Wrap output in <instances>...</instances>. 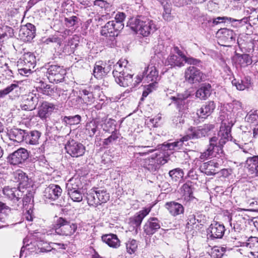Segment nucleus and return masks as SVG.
<instances>
[{
    "label": "nucleus",
    "instance_id": "obj_1",
    "mask_svg": "<svg viewBox=\"0 0 258 258\" xmlns=\"http://www.w3.org/2000/svg\"><path fill=\"white\" fill-rule=\"evenodd\" d=\"M177 145V142L163 145V151H159L152 157L144 161L143 167L150 172H153L160 168L161 165L165 164L170 159L171 152Z\"/></svg>",
    "mask_w": 258,
    "mask_h": 258
},
{
    "label": "nucleus",
    "instance_id": "obj_2",
    "mask_svg": "<svg viewBox=\"0 0 258 258\" xmlns=\"http://www.w3.org/2000/svg\"><path fill=\"white\" fill-rule=\"evenodd\" d=\"M230 128L225 125H222L218 134V137H213L210 140V146L206 151L202 153L200 158L205 160L213 155L214 152L217 151L222 152V147L226 142L231 139Z\"/></svg>",
    "mask_w": 258,
    "mask_h": 258
},
{
    "label": "nucleus",
    "instance_id": "obj_3",
    "mask_svg": "<svg viewBox=\"0 0 258 258\" xmlns=\"http://www.w3.org/2000/svg\"><path fill=\"white\" fill-rule=\"evenodd\" d=\"M127 26L144 37L149 36L157 30V25L153 20L143 16L130 19Z\"/></svg>",
    "mask_w": 258,
    "mask_h": 258
},
{
    "label": "nucleus",
    "instance_id": "obj_4",
    "mask_svg": "<svg viewBox=\"0 0 258 258\" xmlns=\"http://www.w3.org/2000/svg\"><path fill=\"white\" fill-rule=\"evenodd\" d=\"M127 60H119L114 66L112 74L116 82L120 86H133V75L127 73Z\"/></svg>",
    "mask_w": 258,
    "mask_h": 258
},
{
    "label": "nucleus",
    "instance_id": "obj_5",
    "mask_svg": "<svg viewBox=\"0 0 258 258\" xmlns=\"http://www.w3.org/2000/svg\"><path fill=\"white\" fill-rule=\"evenodd\" d=\"M56 234L61 236H71L77 229L76 224L71 223L67 219L59 217L55 220L52 228Z\"/></svg>",
    "mask_w": 258,
    "mask_h": 258
},
{
    "label": "nucleus",
    "instance_id": "obj_6",
    "mask_svg": "<svg viewBox=\"0 0 258 258\" xmlns=\"http://www.w3.org/2000/svg\"><path fill=\"white\" fill-rule=\"evenodd\" d=\"M3 194L13 203L14 209L18 210L21 208V199L23 196V192L19 188L5 186L4 187Z\"/></svg>",
    "mask_w": 258,
    "mask_h": 258
},
{
    "label": "nucleus",
    "instance_id": "obj_7",
    "mask_svg": "<svg viewBox=\"0 0 258 258\" xmlns=\"http://www.w3.org/2000/svg\"><path fill=\"white\" fill-rule=\"evenodd\" d=\"M69 98L72 99L71 102L72 105H76L77 103H89L94 101V97L90 89H80L79 94L74 90L72 91Z\"/></svg>",
    "mask_w": 258,
    "mask_h": 258
},
{
    "label": "nucleus",
    "instance_id": "obj_8",
    "mask_svg": "<svg viewBox=\"0 0 258 258\" xmlns=\"http://www.w3.org/2000/svg\"><path fill=\"white\" fill-rule=\"evenodd\" d=\"M18 63L23 65V67L19 69L20 74L28 76L31 73L32 69H34L36 64V58L33 53L30 52H25L22 59Z\"/></svg>",
    "mask_w": 258,
    "mask_h": 258
},
{
    "label": "nucleus",
    "instance_id": "obj_9",
    "mask_svg": "<svg viewBox=\"0 0 258 258\" xmlns=\"http://www.w3.org/2000/svg\"><path fill=\"white\" fill-rule=\"evenodd\" d=\"M184 77L187 82L193 84L205 81L207 76L198 68L190 66L185 70Z\"/></svg>",
    "mask_w": 258,
    "mask_h": 258
},
{
    "label": "nucleus",
    "instance_id": "obj_10",
    "mask_svg": "<svg viewBox=\"0 0 258 258\" xmlns=\"http://www.w3.org/2000/svg\"><path fill=\"white\" fill-rule=\"evenodd\" d=\"M158 77V73L154 66H148L143 73V75H138L133 83V86L139 84L143 79L147 82H156Z\"/></svg>",
    "mask_w": 258,
    "mask_h": 258
},
{
    "label": "nucleus",
    "instance_id": "obj_11",
    "mask_svg": "<svg viewBox=\"0 0 258 258\" xmlns=\"http://www.w3.org/2000/svg\"><path fill=\"white\" fill-rule=\"evenodd\" d=\"M29 156L26 149L20 148L8 155L7 162L13 165H22L28 159Z\"/></svg>",
    "mask_w": 258,
    "mask_h": 258
},
{
    "label": "nucleus",
    "instance_id": "obj_12",
    "mask_svg": "<svg viewBox=\"0 0 258 258\" xmlns=\"http://www.w3.org/2000/svg\"><path fill=\"white\" fill-rule=\"evenodd\" d=\"M65 149L68 154L75 158L83 156L86 151L85 147L82 144L74 140L67 142Z\"/></svg>",
    "mask_w": 258,
    "mask_h": 258
},
{
    "label": "nucleus",
    "instance_id": "obj_13",
    "mask_svg": "<svg viewBox=\"0 0 258 258\" xmlns=\"http://www.w3.org/2000/svg\"><path fill=\"white\" fill-rule=\"evenodd\" d=\"M121 27L120 23L116 24L112 21H109L102 28L101 34L113 42L115 37L118 35L117 31L121 30ZM112 43L114 44L113 42Z\"/></svg>",
    "mask_w": 258,
    "mask_h": 258
},
{
    "label": "nucleus",
    "instance_id": "obj_14",
    "mask_svg": "<svg viewBox=\"0 0 258 258\" xmlns=\"http://www.w3.org/2000/svg\"><path fill=\"white\" fill-rule=\"evenodd\" d=\"M65 74L64 70L57 65H51L47 69V76L51 83H57L62 81Z\"/></svg>",
    "mask_w": 258,
    "mask_h": 258
},
{
    "label": "nucleus",
    "instance_id": "obj_15",
    "mask_svg": "<svg viewBox=\"0 0 258 258\" xmlns=\"http://www.w3.org/2000/svg\"><path fill=\"white\" fill-rule=\"evenodd\" d=\"M61 194L62 189L59 185L51 184L45 188L43 196L46 202H50L57 200Z\"/></svg>",
    "mask_w": 258,
    "mask_h": 258
},
{
    "label": "nucleus",
    "instance_id": "obj_16",
    "mask_svg": "<svg viewBox=\"0 0 258 258\" xmlns=\"http://www.w3.org/2000/svg\"><path fill=\"white\" fill-rule=\"evenodd\" d=\"M29 239L27 237L24 239V245L21 248L20 251V257H22L23 255V253L25 252V254L26 255L28 253H38V252H44L50 250V249H46L44 247L39 248L38 247V246H36L35 245V242L33 243L32 241H30V243H29Z\"/></svg>",
    "mask_w": 258,
    "mask_h": 258
},
{
    "label": "nucleus",
    "instance_id": "obj_17",
    "mask_svg": "<svg viewBox=\"0 0 258 258\" xmlns=\"http://www.w3.org/2000/svg\"><path fill=\"white\" fill-rule=\"evenodd\" d=\"M35 26L31 23H27L21 26L19 32V36L24 41H30L35 37Z\"/></svg>",
    "mask_w": 258,
    "mask_h": 258
},
{
    "label": "nucleus",
    "instance_id": "obj_18",
    "mask_svg": "<svg viewBox=\"0 0 258 258\" xmlns=\"http://www.w3.org/2000/svg\"><path fill=\"white\" fill-rule=\"evenodd\" d=\"M161 224L158 218L151 217L148 219L144 225V231L147 235H152L161 228Z\"/></svg>",
    "mask_w": 258,
    "mask_h": 258
},
{
    "label": "nucleus",
    "instance_id": "obj_19",
    "mask_svg": "<svg viewBox=\"0 0 258 258\" xmlns=\"http://www.w3.org/2000/svg\"><path fill=\"white\" fill-rule=\"evenodd\" d=\"M211 130L209 126H205L203 128H199L196 130L195 128H190V133H188L186 136L182 138L180 141L183 143L184 141H186L190 139L200 138L208 135V132Z\"/></svg>",
    "mask_w": 258,
    "mask_h": 258
},
{
    "label": "nucleus",
    "instance_id": "obj_20",
    "mask_svg": "<svg viewBox=\"0 0 258 258\" xmlns=\"http://www.w3.org/2000/svg\"><path fill=\"white\" fill-rule=\"evenodd\" d=\"M225 231L223 224L218 222L212 223L208 229V236L212 239L221 238L223 237Z\"/></svg>",
    "mask_w": 258,
    "mask_h": 258
},
{
    "label": "nucleus",
    "instance_id": "obj_21",
    "mask_svg": "<svg viewBox=\"0 0 258 258\" xmlns=\"http://www.w3.org/2000/svg\"><path fill=\"white\" fill-rule=\"evenodd\" d=\"M217 35L221 40L228 44L232 43L235 40V33L232 30L226 28L219 30Z\"/></svg>",
    "mask_w": 258,
    "mask_h": 258
},
{
    "label": "nucleus",
    "instance_id": "obj_22",
    "mask_svg": "<svg viewBox=\"0 0 258 258\" xmlns=\"http://www.w3.org/2000/svg\"><path fill=\"white\" fill-rule=\"evenodd\" d=\"M15 180L19 183V187L27 188L31 186L32 180L26 174L21 170H18L14 173Z\"/></svg>",
    "mask_w": 258,
    "mask_h": 258
},
{
    "label": "nucleus",
    "instance_id": "obj_23",
    "mask_svg": "<svg viewBox=\"0 0 258 258\" xmlns=\"http://www.w3.org/2000/svg\"><path fill=\"white\" fill-rule=\"evenodd\" d=\"M234 63L239 67H246L252 63L251 56L247 54L236 53L233 58Z\"/></svg>",
    "mask_w": 258,
    "mask_h": 258
},
{
    "label": "nucleus",
    "instance_id": "obj_24",
    "mask_svg": "<svg viewBox=\"0 0 258 258\" xmlns=\"http://www.w3.org/2000/svg\"><path fill=\"white\" fill-rule=\"evenodd\" d=\"M218 168L219 164L213 160L204 163L200 167L201 171L207 175H215L217 172L216 169Z\"/></svg>",
    "mask_w": 258,
    "mask_h": 258
},
{
    "label": "nucleus",
    "instance_id": "obj_25",
    "mask_svg": "<svg viewBox=\"0 0 258 258\" xmlns=\"http://www.w3.org/2000/svg\"><path fill=\"white\" fill-rule=\"evenodd\" d=\"M211 92V85L209 83H205L197 91L196 96L201 100H206L210 96Z\"/></svg>",
    "mask_w": 258,
    "mask_h": 258
},
{
    "label": "nucleus",
    "instance_id": "obj_26",
    "mask_svg": "<svg viewBox=\"0 0 258 258\" xmlns=\"http://www.w3.org/2000/svg\"><path fill=\"white\" fill-rule=\"evenodd\" d=\"M27 131L18 128H13L10 131V137L12 140L17 142H25Z\"/></svg>",
    "mask_w": 258,
    "mask_h": 258
},
{
    "label": "nucleus",
    "instance_id": "obj_27",
    "mask_svg": "<svg viewBox=\"0 0 258 258\" xmlns=\"http://www.w3.org/2000/svg\"><path fill=\"white\" fill-rule=\"evenodd\" d=\"M101 238L102 241L111 247L117 248L120 246V240L115 234H105Z\"/></svg>",
    "mask_w": 258,
    "mask_h": 258
},
{
    "label": "nucleus",
    "instance_id": "obj_28",
    "mask_svg": "<svg viewBox=\"0 0 258 258\" xmlns=\"http://www.w3.org/2000/svg\"><path fill=\"white\" fill-rule=\"evenodd\" d=\"M232 84L236 87L237 90L240 91L248 89L251 86V79L249 77H245L240 80L234 79L232 81Z\"/></svg>",
    "mask_w": 258,
    "mask_h": 258
},
{
    "label": "nucleus",
    "instance_id": "obj_29",
    "mask_svg": "<svg viewBox=\"0 0 258 258\" xmlns=\"http://www.w3.org/2000/svg\"><path fill=\"white\" fill-rule=\"evenodd\" d=\"M40 136L41 133L37 131H33L30 132L27 131L25 142L26 144L33 145L38 144Z\"/></svg>",
    "mask_w": 258,
    "mask_h": 258
},
{
    "label": "nucleus",
    "instance_id": "obj_30",
    "mask_svg": "<svg viewBox=\"0 0 258 258\" xmlns=\"http://www.w3.org/2000/svg\"><path fill=\"white\" fill-rule=\"evenodd\" d=\"M110 70V68L109 66L103 67L102 66V63L99 61L95 64L93 70V75L96 78H101L103 76L106 75Z\"/></svg>",
    "mask_w": 258,
    "mask_h": 258
},
{
    "label": "nucleus",
    "instance_id": "obj_31",
    "mask_svg": "<svg viewBox=\"0 0 258 258\" xmlns=\"http://www.w3.org/2000/svg\"><path fill=\"white\" fill-rule=\"evenodd\" d=\"M245 246L250 249V253L255 257H258V238L251 237L249 238Z\"/></svg>",
    "mask_w": 258,
    "mask_h": 258
},
{
    "label": "nucleus",
    "instance_id": "obj_32",
    "mask_svg": "<svg viewBox=\"0 0 258 258\" xmlns=\"http://www.w3.org/2000/svg\"><path fill=\"white\" fill-rule=\"evenodd\" d=\"M94 189L98 198L97 201H99V205L105 203L109 200V194L107 192L106 189L100 188H94Z\"/></svg>",
    "mask_w": 258,
    "mask_h": 258
},
{
    "label": "nucleus",
    "instance_id": "obj_33",
    "mask_svg": "<svg viewBox=\"0 0 258 258\" xmlns=\"http://www.w3.org/2000/svg\"><path fill=\"white\" fill-rule=\"evenodd\" d=\"M67 191L70 192L82 189V183L80 179H70L66 184Z\"/></svg>",
    "mask_w": 258,
    "mask_h": 258
},
{
    "label": "nucleus",
    "instance_id": "obj_34",
    "mask_svg": "<svg viewBox=\"0 0 258 258\" xmlns=\"http://www.w3.org/2000/svg\"><path fill=\"white\" fill-rule=\"evenodd\" d=\"M181 194L186 201H189L192 198V190L191 182H186L181 188Z\"/></svg>",
    "mask_w": 258,
    "mask_h": 258
},
{
    "label": "nucleus",
    "instance_id": "obj_35",
    "mask_svg": "<svg viewBox=\"0 0 258 258\" xmlns=\"http://www.w3.org/2000/svg\"><path fill=\"white\" fill-rule=\"evenodd\" d=\"M38 113H50L56 111L57 106L48 102H43L39 108Z\"/></svg>",
    "mask_w": 258,
    "mask_h": 258
},
{
    "label": "nucleus",
    "instance_id": "obj_36",
    "mask_svg": "<svg viewBox=\"0 0 258 258\" xmlns=\"http://www.w3.org/2000/svg\"><path fill=\"white\" fill-rule=\"evenodd\" d=\"M176 53H177V47L175 46L171 49V53L167 59L166 63L167 65H170L171 67H175L177 65Z\"/></svg>",
    "mask_w": 258,
    "mask_h": 258
},
{
    "label": "nucleus",
    "instance_id": "obj_37",
    "mask_svg": "<svg viewBox=\"0 0 258 258\" xmlns=\"http://www.w3.org/2000/svg\"><path fill=\"white\" fill-rule=\"evenodd\" d=\"M87 199L88 203L90 206L96 207L99 205V201H97L98 198L94 188L89 191V193L87 194Z\"/></svg>",
    "mask_w": 258,
    "mask_h": 258
},
{
    "label": "nucleus",
    "instance_id": "obj_38",
    "mask_svg": "<svg viewBox=\"0 0 258 258\" xmlns=\"http://www.w3.org/2000/svg\"><path fill=\"white\" fill-rule=\"evenodd\" d=\"M126 252L132 254L135 253L138 248V242L135 239H129L125 243Z\"/></svg>",
    "mask_w": 258,
    "mask_h": 258
},
{
    "label": "nucleus",
    "instance_id": "obj_39",
    "mask_svg": "<svg viewBox=\"0 0 258 258\" xmlns=\"http://www.w3.org/2000/svg\"><path fill=\"white\" fill-rule=\"evenodd\" d=\"M179 57H181V59H182L184 62L189 64L199 66L200 63L201 62V60L199 59L186 56L181 51L178 50V59Z\"/></svg>",
    "mask_w": 258,
    "mask_h": 258
},
{
    "label": "nucleus",
    "instance_id": "obj_40",
    "mask_svg": "<svg viewBox=\"0 0 258 258\" xmlns=\"http://www.w3.org/2000/svg\"><path fill=\"white\" fill-rule=\"evenodd\" d=\"M70 198L75 202H80L83 200V194L82 189L71 191L68 192Z\"/></svg>",
    "mask_w": 258,
    "mask_h": 258
},
{
    "label": "nucleus",
    "instance_id": "obj_41",
    "mask_svg": "<svg viewBox=\"0 0 258 258\" xmlns=\"http://www.w3.org/2000/svg\"><path fill=\"white\" fill-rule=\"evenodd\" d=\"M169 214L173 216L177 215V203L174 201L167 202L164 205Z\"/></svg>",
    "mask_w": 258,
    "mask_h": 258
},
{
    "label": "nucleus",
    "instance_id": "obj_42",
    "mask_svg": "<svg viewBox=\"0 0 258 258\" xmlns=\"http://www.w3.org/2000/svg\"><path fill=\"white\" fill-rule=\"evenodd\" d=\"M225 252V247L214 246L211 249V256L213 258H222Z\"/></svg>",
    "mask_w": 258,
    "mask_h": 258
},
{
    "label": "nucleus",
    "instance_id": "obj_43",
    "mask_svg": "<svg viewBox=\"0 0 258 258\" xmlns=\"http://www.w3.org/2000/svg\"><path fill=\"white\" fill-rule=\"evenodd\" d=\"M103 130L108 132L116 130L115 129V121L111 118H106L104 121Z\"/></svg>",
    "mask_w": 258,
    "mask_h": 258
},
{
    "label": "nucleus",
    "instance_id": "obj_44",
    "mask_svg": "<svg viewBox=\"0 0 258 258\" xmlns=\"http://www.w3.org/2000/svg\"><path fill=\"white\" fill-rule=\"evenodd\" d=\"M55 90V93L58 95V98L61 101H64L68 98L71 102L72 99L69 98L71 93H69L67 90L62 89L59 87H56Z\"/></svg>",
    "mask_w": 258,
    "mask_h": 258
},
{
    "label": "nucleus",
    "instance_id": "obj_45",
    "mask_svg": "<svg viewBox=\"0 0 258 258\" xmlns=\"http://www.w3.org/2000/svg\"><path fill=\"white\" fill-rule=\"evenodd\" d=\"M111 132V135L107 138L104 139L103 142V145H108L113 142L116 141L119 138L120 134L117 130H115Z\"/></svg>",
    "mask_w": 258,
    "mask_h": 258
},
{
    "label": "nucleus",
    "instance_id": "obj_46",
    "mask_svg": "<svg viewBox=\"0 0 258 258\" xmlns=\"http://www.w3.org/2000/svg\"><path fill=\"white\" fill-rule=\"evenodd\" d=\"M81 116L76 114L74 116H65L63 118L64 121L70 125H74L78 124L81 121Z\"/></svg>",
    "mask_w": 258,
    "mask_h": 258
},
{
    "label": "nucleus",
    "instance_id": "obj_47",
    "mask_svg": "<svg viewBox=\"0 0 258 258\" xmlns=\"http://www.w3.org/2000/svg\"><path fill=\"white\" fill-rule=\"evenodd\" d=\"M98 126L95 122H90L86 124V131L90 137L94 136L97 131Z\"/></svg>",
    "mask_w": 258,
    "mask_h": 258
},
{
    "label": "nucleus",
    "instance_id": "obj_48",
    "mask_svg": "<svg viewBox=\"0 0 258 258\" xmlns=\"http://www.w3.org/2000/svg\"><path fill=\"white\" fill-rule=\"evenodd\" d=\"M215 108V104L213 101H209L201 108V113H212Z\"/></svg>",
    "mask_w": 258,
    "mask_h": 258
},
{
    "label": "nucleus",
    "instance_id": "obj_49",
    "mask_svg": "<svg viewBox=\"0 0 258 258\" xmlns=\"http://www.w3.org/2000/svg\"><path fill=\"white\" fill-rule=\"evenodd\" d=\"M55 88L56 87L51 88V86L49 85L43 84L41 87L42 92L45 95L55 97V95L54 93H55Z\"/></svg>",
    "mask_w": 258,
    "mask_h": 258
},
{
    "label": "nucleus",
    "instance_id": "obj_50",
    "mask_svg": "<svg viewBox=\"0 0 258 258\" xmlns=\"http://www.w3.org/2000/svg\"><path fill=\"white\" fill-rule=\"evenodd\" d=\"M10 208L5 204L0 202V221L5 220L6 215L10 211Z\"/></svg>",
    "mask_w": 258,
    "mask_h": 258
},
{
    "label": "nucleus",
    "instance_id": "obj_51",
    "mask_svg": "<svg viewBox=\"0 0 258 258\" xmlns=\"http://www.w3.org/2000/svg\"><path fill=\"white\" fill-rule=\"evenodd\" d=\"M256 118H258V114H247L245 116V119H247L248 121L251 122L256 120ZM253 135L254 137H256L258 136V127L253 129Z\"/></svg>",
    "mask_w": 258,
    "mask_h": 258
},
{
    "label": "nucleus",
    "instance_id": "obj_52",
    "mask_svg": "<svg viewBox=\"0 0 258 258\" xmlns=\"http://www.w3.org/2000/svg\"><path fill=\"white\" fill-rule=\"evenodd\" d=\"M18 85L15 84H12L5 89L0 90V98H3L6 95L12 92L14 89L17 88Z\"/></svg>",
    "mask_w": 258,
    "mask_h": 258
},
{
    "label": "nucleus",
    "instance_id": "obj_53",
    "mask_svg": "<svg viewBox=\"0 0 258 258\" xmlns=\"http://www.w3.org/2000/svg\"><path fill=\"white\" fill-rule=\"evenodd\" d=\"M143 220V219L137 214L131 219V223L134 227L137 228L140 226Z\"/></svg>",
    "mask_w": 258,
    "mask_h": 258
},
{
    "label": "nucleus",
    "instance_id": "obj_54",
    "mask_svg": "<svg viewBox=\"0 0 258 258\" xmlns=\"http://www.w3.org/2000/svg\"><path fill=\"white\" fill-rule=\"evenodd\" d=\"M124 19L125 14L123 13H118L115 15V20L112 21L115 23L116 24L120 23L122 26L121 29H122L124 27L123 21H124Z\"/></svg>",
    "mask_w": 258,
    "mask_h": 258
},
{
    "label": "nucleus",
    "instance_id": "obj_55",
    "mask_svg": "<svg viewBox=\"0 0 258 258\" xmlns=\"http://www.w3.org/2000/svg\"><path fill=\"white\" fill-rule=\"evenodd\" d=\"M227 105L230 108L232 107V110H231L232 112H234L238 111L239 112L241 111L240 110L242 108V104L238 101L235 102L232 104H228ZM228 111L231 112L230 110H228Z\"/></svg>",
    "mask_w": 258,
    "mask_h": 258
},
{
    "label": "nucleus",
    "instance_id": "obj_56",
    "mask_svg": "<svg viewBox=\"0 0 258 258\" xmlns=\"http://www.w3.org/2000/svg\"><path fill=\"white\" fill-rule=\"evenodd\" d=\"M168 99L171 101L172 102H174V104L177 106V94L172 92L171 90H169L167 93Z\"/></svg>",
    "mask_w": 258,
    "mask_h": 258
},
{
    "label": "nucleus",
    "instance_id": "obj_57",
    "mask_svg": "<svg viewBox=\"0 0 258 258\" xmlns=\"http://www.w3.org/2000/svg\"><path fill=\"white\" fill-rule=\"evenodd\" d=\"M227 20L230 22L236 21L237 20L231 18H228L226 17H218L213 20V23L215 25H217L221 22Z\"/></svg>",
    "mask_w": 258,
    "mask_h": 258
},
{
    "label": "nucleus",
    "instance_id": "obj_58",
    "mask_svg": "<svg viewBox=\"0 0 258 258\" xmlns=\"http://www.w3.org/2000/svg\"><path fill=\"white\" fill-rule=\"evenodd\" d=\"M27 102L28 101H26L20 105L22 110L31 111L34 108V106L32 104H27Z\"/></svg>",
    "mask_w": 258,
    "mask_h": 258
},
{
    "label": "nucleus",
    "instance_id": "obj_59",
    "mask_svg": "<svg viewBox=\"0 0 258 258\" xmlns=\"http://www.w3.org/2000/svg\"><path fill=\"white\" fill-rule=\"evenodd\" d=\"M44 42L47 44H49L50 43H57V44H60V41L57 37L55 36H51L46 39Z\"/></svg>",
    "mask_w": 258,
    "mask_h": 258
},
{
    "label": "nucleus",
    "instance_id": "obj_60",
    "mask_svg": "<svg viewBox=\"0 0 258 258\" xmlns=\"http://www.w3.org/2000/svg\"><path fill=\"white\" fill-rule=\"evenodd\" d=\"M94 5L101 8H103L108 7L109 4L104 0H95L94 2Z\"/></svg>",
    "mask_w": 258,
    "mask_h": 258
},
{
    "label": "nucleus",
    "instance_id": "obj_61",
    "mask_svg": "<svg viewBox=\"0 0 258 258\" xmlns=\"http://www.w3.org/2000/svg\"><path fill=\"white\" fill-rule=\"evenodd\" d=\"M21 200V203H23V206L26 205L27 203L31 202L32 199V194L31 193L26 194Z\"/></svg>",
    "mask_w": 258,
    "mask_h": 258
},
{
    "label": "nucleus",
    "instance_id": "obj_62",
    "mask_svg": "<svg viewBox=\"0 0 258 258\" xmlns=\"http://www.w3.org/2000/svg\"><path fill=\"white\" fill-rule=\"evenodd\" d=\"M151 210V208H146L144 209L143 210L140 211L138 215L141 217L143 219L149 214Z\"/></svg>",
    "mask_w": 258,
    "mask_h": 258
},
{
    "label": "nucleus",
    "instance_id": "obj_63",
    "mask_svg": "<svg viewBox=\"0 0 258 258\" xmlns=\"http://www.w3.org/2000/svg\"><path fill=\"white\" fill-rule=\"evenodd\" d=\"M77 19L78 18L76 16H72L69 18H66L65 21L69 24L70 26H73L75 25Z\"/></svg>",
    "mask_w": 258,
    "mask_h": 258
},
{
    "label": "nucleus",
    "instance_id": "obj_64",
    "mask_svg": "<svg viewBox=\"0 0 258 258\" xmlns=\"http://www.w3.org/2000/svg\"><path fill=\"white\" fill-rule=\"evenodd\" d=\"M155 52L157 53H162L164 50V46L162 43H159L155 46Z\"/></svg>",
    "mask_w": 258,
    "mask_h": 258
}]
</instances>
